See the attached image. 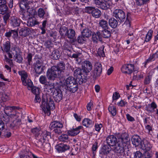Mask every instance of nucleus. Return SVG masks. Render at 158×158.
<instances>
[{
  "label": "nucleus",
  "mask_w": 158,
  "mask_h": 158,
  "mask_svg": "<svg viewBox=\"0 0 158 158\" xmlns=\"http://www.w3.org/2000/svg\"><path fill=\"white\" fill-rule=\"evenodd\" d=\"M102 68L101 64L99 62L96 63L94 66V69L93 71V77L94 78L99 77L102 72Z\"/></svg>",
  "instance_id": "13"
},
{
  "label": "nucleus",
  "mask_w": 158,
  "mask_h": 158,
  "mask_svg": "<svg viewBox=\"0 0 158 158\" xmlns=\"http://www.w3.org/2000/svg\"><path fill=\"white\" fill-rule=\"evenodd\" d=\"M98 143H95L93 145L92 147L93 153L94 156L96 154V151L98 148Z\"/></svg>",
  "instance_id": "60"
},
{
  "label": "nucleus",
  "mask_w": 158,
  "mask_h": 158,
  "mask_svg": "<svg viewBox=\"0 0 158 158\" xmlns=\"http://www.w3.org/2000/svg\"><path fill=\"white\" fill-rule=\"evenodd\" d=\"M153 33V31L152 30L150 29L149 30L145 36L144 43L148 42L151 40L152 38Z\"/></svg>",
  "instance_id": "37"
},
{
  "label": "nucleus",
  "mask_w": 158,
  "mask_h": 158,
  "mask_svg": "<svg viewBox=\"0 0 158 158\" xmlns=\"http://www.w3.org/2000/svg\"><path fill=\"white\" fill-rule=\"evenodd\" d=\"M30 30L27 27H24L21 28L19 31V35L23 37H26L30 34Z\"/></svg>",
  "instance_id": "30"
},
{
  "label": "nucleus",
  "mask_w": 158,
  "mask_h": 158,
  "mask_svg": "<svg viewBox=\"0 0 158 158\" xmlns=\"http://www.w3.org/2000/svg\"><path fill=\"white\" fill-rule=\"evenodd\" d=\"M61 80L62 82H60L59 81L56 82V84L67 86L73 82H75L77 81V79H75L74 77H69L66 80L64 79H64L62 80L61 79Z\"/></svg>",
  "instance_id": "15"
},
{
  "label": "nucleus",
  "mask_w": 158,
  "mask_h": 158,
  "mask_svg": "<svg viewBox=\"0 0 158 158\" xmlns=\"http://www.w3.org/2000/svg\"><path fill=\"white\" fill-rule=\"evenodd\" d=\"M109 112L113 116H115L117 114V109L116 107L112 104L110 105L108 108Z\"/></svg>",
  "instance_id": "35"
},
{
  "label": "nucleus",
  "mask_w": 158,
  "mask_h": 158,
  "mask_svg": "<svg viewBox=\"0 0 158 158\" xmlns=\"http://www.w3.org/2000/svg\"><path fill=\"white\" fill-rule=\"evenodd\" d=\"M20 10L19 11V16L23 20H25L27 17V15L29 16L32 15H33L32 12L28 13V11L27 10H29L30 7L28 4L25 3L24 2H21L19 4Z\"/></svg>",
  "instance_id": "6"
},
{
  "label": "nucleus",
  "mask_w": 158,
  "mask_h": 158,
  "mask_svg": "<svg viewBox=\"0 0 158 158\" xmlns=\"http://www.w3.org/2000/svg\"><path fill=\"white\" fill-rule=\"evenodd\" d=\"M154 69L150 70L149 72L146 75L144 78L143 83L144 85H148L151 82L153 75L154 73Z\"/></svg>",
  "instance_id": "20"
},
{
  "label": "nucleus",
  "mask_w": 158,
  "mask_h": 158,
  "mask_svg": "<svg viewBox=\"0 0 158 158\" xmlns=\"http://www.w3.org/2000/svg\"><path fill=\"white\" fill-rule=\"evenodd\" d=\"M139 67L136 64L126 63L123 65L121 67L122 72L124 74L131 75L133 72L138 71Z\"/></svg>",
  "instance_id": "5"
},
{
  "label": "nucleus",
  "mask_w": 158,
  "mask_h": 158,
  "mask_svg": "<svg viewBox=\"0 0 158 158\" xmlns=\"http://www.w3.org/2000/svg\"><path fill=\"white\" fill-rule=\"evenodd\" d=\"M108 29H104L102 31L101 33L102 38L103 37L104 38L108 39L111 36V32Z\"/></svg>",
  "instance_id": "33"
},
{
  "label": "nucleus",
  "mask_w": 158,
  "mask_h": 158,
  "mask_svg": "<svg viewBox=\"0 0 158 158\" xmlns=\"http://www.w3.org/2000/svg\"><path fill=\"white\" fill-rule=\"evenodd\" d=\"M120 95L117 92H114L113 95L112 99L113 100H117L120 97Z\"/></svg>",
  "instance_id": "62"
},
{
  "label": "nucleus",
  "mask_w": 158,
  "mask_h": 158,
  "mask_svg": "<svg viewBox=\"0 0 158 158\" xmlns=\"http://www.w3.org/2000/svg\"><path fill=\"white\" fill-rule=\"evenodd\" d=\"M51 133L47 131H43L41 135V138H43L44 140H48L51 138Z\"/></svg>",
  "instance_id": "36"
},
{
  "label": "nucleus",
  "mask_w": 158,
  "mask_h": 158,
  "mask_svg": "<svg viewBox=\"0 0 158 158\" xmlns=\"http://www.w3.org/2000/svg\"><path fill=\"white\" fill-rule=\"evenodd\" d=\"M104 47H101L99 48L98 51V54L100 56L104 57L105 56V54L104 52Z\"/></svg>",
  "instance_id": "56"
},
{
  "label": "nucleus",
  "mask_w": 158,
  "mask_h": 158,
  "mask_svg": "<svg viewBox=\"0 0 158 158\" xmlns=\"http://www.w3.org/2000/svg\"><path fill=\"white\" fill-rule=\"evenodd\" d=\"M150 118V117H146L143 119V122L144 126L150 124V123L149 121Z\"/></svg>",
  "instance_id": "64"
},
{
  "label": "nucleus",
  "mask_w": 158,
  "mask_h": 158,
  "mask_svg": "<svg viewBox=\"0 0 158 158\" xmlns=\"http://www.w3.org/2000/svg\"><path fill=\"white\" fill-rule=\"evenodd\" d=\"M65 64L63 62H60L56 66H52L49 69L46 73L48 79L53 81L58 78L60 82H62L61 80L65 77L64 70Z\"/></svg>",
  "instance_id": "2"
},
{
  "label": "nucleus",
  "mask_w": 158,
  "mask_h": 158,
  "mask_svg": "<svg viewBox=\"0 0 158 158\" xmlns=\"http://www.w3.org/2000/svg\"><path fill=\"white\" fill-rule=\"evenodd\" d=\"M70 148L69 145L63 143H60L56 146V148L59 153L64 152L69 150Z\"/></svg>",
  "instance_id": "23"
},
{
  "label": "nucleus",
  "mask_w": 158,
  "mask_h": 158,
  "mask_svg": "<svg viewBox=\"0 0 158 158\" xmlns=\"http://www.w3.org/2000/svg\"><path fill=\"white\" fill-rule=\"evenodd\" d=\"M8 12V8L6 5H0V14L4 15Z\"/></svg>",
  "instance_id": "43"
},
{
  "label": "nucleus",
  "mask_w": 158,
  "mask_h": 158,
  "mask_svg": "<svg viewBox=\"0 0 158 158\" xmlns=\"http://www.w3.org/2000/svg\"><path fill=\"white\" fill-rule=\"evenodd\" d=\"M18 73L21 76V80L23 85L24 86H26L27 80L28 77L27 73L24 70H20L19 71Z\"/></svg>",
  "instance_id": "22"
},
{
  "label": "nucleus",
  "mask_w": 158,
  "mask_h": 158,
  "mask_svg": "<svg viewBox=\"0 0 158 158\" xmlns=\"http://www.w3.org/2000/svg\"><path fill=\"white\" fill-rule=\"evenodd\" d=\"M52 95L55 101L57 102H59L62 98V93L59 89H55Z\"/></svg>",
  "instance_id": "17"
},
{
  "label": "nucleus",
  "mask_w": 158,
  "mask_h": 158,
  "mask_svg": "<svg viewBox=\"0 0 158 158\" xmlns=\"http://www.w3.org/2000/svg\"><path fill=\"white\" fill-rule=\"evenodd\" d=\"M118 21L117 19L113 17L111 18L109 20L108 22L110 26L113 28H116L118 25Z\"/></svg>",
  "instance_id": "31"
},
{
  "label": "nucleus",
  "mask_w": 158,
  "mask_h": 158,
  "mask_svg": "<svg viewBox=\"0 0 158 158\" xmlns=\"http://www.w3.org/2000/svg\"><path fill=\"white\" fill-rule=\"evenodd\" d=\"M94 127L95 130L98 132H99L101 128L102 127V125L101 123H95Z\"/></svg>",
  "instance_id": "61"
},
{
  "label": "nucleus",
  "mask_w": 158,
  "mask_h": 158,
  "mask_svg": "<svg viewBox=\"0 0 158 158\" xmlns=\"http://www.w3.org/2000/svg\"><path fill=\"white\" fill-rule=\"evenodd\" d=\"M51 58L55 60L58 59L60 57V53L58 50L53 51L52 53Z\"/></svg>",
  "instance_id": "42"
},
{
  "label": "nucleus",
  "mask_w": 158,
  "mask_h": 158,
  "mask_svg": "<svg viewBox=\"0 0 158 158\" xmlns=\"http://www.w3.org/2000/svg\"><path fill=\"white\" fill-rule=\"evenodd\" d=\"M78 83L77 81L75 82L68 85L67 86L68 89L72 93H74L77 91L78 89Z\"/></svg>",
  "instance_id": "25"
},
{
  "label": "nucleus",
  "mask_w": 158,
  "mask_h": 158,
  "mask_svg": "<svg viewBox=\"0 0 158 158\" xmlns=\"http://www.w3.org/2000/svg\"><path fill=\"white\" fill-rule=\"evenodd\" d=\"M43 63L40 59H39L36 60L33 64V68L36 74L40 75L44 71V66H42Z\"/></svg>",
  "instance_id": "12"
},
{
  "label": "nucleus",
  "mask_w": 158,
  "mask_h": 158,
  "mask_svg": "<svg viewBox=\"0 0 158 158\" xmlns=\"http://www.w3.org/2000/svg\"><path fill=\"white\" fill-rule=\"evenodd\" d=\"M94 3L99 8H100L103 10H106L109 9L103 0H94Z\"/></svg>",
  "instance_id": "21"
},
{
  "label": "nucleus",
  "mask_w": 158,
  "mask_h": 158,
  "mask_svg": "<svg viewBox=\"0 0 158 158\" xmlns=\"http://www.w3.org/2000/svg\"><path fill=\"white\" fill-rule=\"evenodd\" d=\"M11 48V46L10 42L7 41L3 44L0 47V49L2 52V53L9 52Z\"/></svg>",
  "instance_id": "27"
},
{
  "label": "nucleus",
  "mask_w": 158,
  "mask_h": 158,
  "mask_svg": "<svg viewBox=\"0 0 158 158\" xmlns=\"http://www.w3.org/2000/svg\"><path fill=\"white\" fill-rule=\"evenodd\" d=\"M106 141L108 145L110 146H113L118 141L116 137L113 135H109L107 136Z\"/></svg>",
  "instance_id": "19"
},
{
  "label": "nucleus",
  "mask_w": 158,
  "mask_h": 158,
  "mask_svg": "<svg viewBox=\"0 0 158 158\" xmlns=\"http://www.w3.org/2000/svg\"><path fill=\"white\" fill-rule=\"evenodd\" d=\"M98 25L99 27H101L103 29L109 28L107 22L104 19L99 20Z\"/></svg>",
  "instance_id": "34"
},
{
  "label": "nucleus",
  "mask_w": 158,
  "mask_h": 158,
  "mask_svg": "<svg viewBox=\"0 0 158 158\" xmlns=\"http://www.w3.org/2000/svg\"><path fill=\"white\" fill-rule=\"evenodd\" d=\"M82 69L80 68H76L74 72V76L76 77L77 81L79 85H81L86 81L85 78H82Z\"/></svg>",
  "instance_id": "11"
},
{
  "label": "nucleus",
  "mask_w": 158,
  "mask_h": 158,
  "mask_svg": "<svg viewBox=\"0 0 158 158\" xmlns=\"http://www.w3.org/2000/svg\"><path fill=\"white\" fill-rule=\"evenodd\" d=\"M40 127H35L31 129V133L34 135L35 137H38L40 135Z\"/></svg>",
  "instance_id": "46"
},
{
  "label": "nucleus",
  "mask_w": 158,
  "mask_h": 158,
  "mask_svg": "<svg viewBox=\"0 0 158 158\" xmlns=\"http://www.w3.org/2000/svg\"><path fill=\"white\" fill-rule=\"evenodd\" d=\"M31 89L32 92L35 95L39 94L40 89L39 88L33 86Z\"/></svg>",
  "instance_id": "53"
},
{
  "label": "nucleus",
  "mask_w": 158,
  "mask_h": 158,
  "mask_svg": "<svg viewBox=\"0 0 158 158\" xmlns=\"http://www.w3.org/2000/svg\"><path fill=\"white\" fill-rule=\"evenodd\" d=\"M83 127L81 126H79L77 127H75L73 126L72 128L68 130L67 134L70 136H75L80 132V130L82 129Z\"/></svg>",
  "instance_id": "16"
},
{
  "label": "nucleus",
  "mask_w": 158,
  "mask_h": 158,
  "mask_svg": "<svg viewBox=\"0 0 158 158\" xmlns=\"http://www.w3.org/2000/svg\"><path fill=\"white\" fill-rule=\"evenodd\" d=\"M81 67L83 73L84 74V76L86 78L87 76L88 75L89 73L92 69V65L91 63L88 60H85L82 62L81 63Z\"/></svg>",
  "instance_id": "9"
},
{
  "label": "nucleus",
  "mask_w": 158,
  "mask_h": 158,
  "mask_svg": "<svg viewBox=\"0 0 158 158\" xmlns=\"http://www.w3.org/2000/svg\"><path fill=\"white\" fill-rule=\"evenodd\" d=\"M111 151L110 146L108 145L104 144L101 148L99 151V154L103 156H107L110 153Z\"/></svg>",
  "instance_id": "18"
},
{
  "label": "nucleus",
  "mask_w": 158,
  "mask_h": 158,
  "mask_svg": "<svg viewBox=\"0 0 158 158\" xmlns=\"http://www.w3.org/2000/svg\"><path fill=\"white\" fill-rule=\"evenodd\" d=\"M11 52H12V53L14 55L21 52V51L18 45H15L12 46Z\"/></svg>",
  "instance_id": "39"
},
{
  "label": "nucleus",
  "mask_w": 158,
  "mask_h": 158,
  "mask_svg": "<svg viewBox=\"0 0 158 158\" xmlns=\"http://www.w3.org/2000/svg\"><path fill=\"white\" fill-rule=\"evenodd\" d=\"M143 156L142 153L139 151H137L134 153L135 158H142Z\"/></svg>",
  "instance_id": "58"
},
{
  "label": "nucleus",
  "mask_w": 158,
  "mask_h": 158,
  "mask_svg": "<svg viewBox=\"0 0 158 158\" xmlns=\"http://www.w3.org/2000/svg\"><path fill=\"white\" fill-rule=\"evenodd\" d=\"M132 143L135 147L139 146L140 147V144L141 141L139 136L136 135L133 136L131 138Z\"/></svg>",
  "instance_id": "28"
},
{
  "label": "nucleus",
  "mask_w": 158,
  "mask_h": 158,
  "mask_svg": "<svg viewBox=\"0 0 158 158\" xmlns=\"http://www.w3.org/2000/svg\"><path fill=\"white\" fill-rule=\"evenodd\" d=\"M94 122L88 118H85L82 121L83 125L87 128H91L94 125Z\"/></svg>",
  "instance_id": "29"
},
{
  "label": "nucleus",
  "mask_w": 158,
  "mask_h": 158,
  "mask_svg": "<svg viewBox=\"0 0 158 158\" xmlns=\"http://www.w3.org/2000/svg\"><path fill=\"white\" fill-rule=\"evenodd\" d=\"M13 58L16 62L20 63L22 62L23 58L22 56V52L13 55Z\"/></svg>",
  "instance_id": "40"
},
{
  "label": "nucleus",
  "mask_w": 158,
  "mask_h": 158,
  "mask_svg": "<svg viewBox=\"0 0 158 158\" xmlns=\"http://www.w3.org/2000/svg\"><path fill=\"white\" fill-rule=\"evenodd\" d=\"M32 56L33 55L31 53H28L27 56L28 64L29 65L31 64V62L32 61Z\"/></svg>",
  "instance_id": "63"
},
{
  "label": "nucleus",
  "mask_w": 158,
  "mask_h": 158,
  "mask_svg": "<svg viewBox=\"0 0 158 158\" xmlns=\"http://www.w3.org/2000/svg\"><path fill=\"white\" fill-rule=\"evenodd\" d=\"M39 24L36 19L34 17L29 19L27 23V25L29 27H32Z\"/></svg>",
  "instance_id": "32"
},
{
  "label": "nucleus",
  "mask_w": 158,
  "mask_h": 158,
  "mask_svg": "<svg viewBox=\"0 0 158 158\" xmlns=\"http://www.w3.org/2000/svg\"><path fill=\"white\" fill-rule=\"evenodd\" d=\"M20 108L19 106H6L4 108V112L6 115L3 116L2 118V120L6 123L10 122V115L7 114L6 111L10 112V114L12 115L13 114H15L16 110H19Z\"/></svg>",
  "instance_id": "7"
},
{
  "label": "nucleus",
  "mask_w": 158,
  "mask_h": 158,
  "mask_svg": "<svg viewBox=\"0 0 158 158\" xmlns=\"http://www.w3.org/2000/svg\"><path fill=\"white\" fill-rule=\"evenodd\" d=\"M145 130L148 131L149 134H150L151 131H152V126L151 124L145 126Z\"/></svg>",
  "instance_id": "59"
},
{
  "label": "nucleus",
  "mask_w": 158,
  "mask_h": 158,
  "mask_svg": "<svg viewBox=\"0 0 158 158\" xmlns=\"http://www.w3.org/2000/svg\"><path fill=\"white\" fill-rule=\"evenodd\" d=\"M92 40L94 42L97 43L98 41H102L101 33L99 31L93 33L92 35Z\"/></svg>",
  "instance_id": "26"
},
{
  "label": "nucleus",
  "mask_w": 158,
  "mask_h": 158,
  "mask_svg": "<svg viewBox=\"0 0 158 158\" xmlns=\"http://www.w3.org/2000/svg\"><path fill=\"white\" fill-rule=\"evenodd\" d=\"M7 114L10 115V119L13 120L8 125L9 127L11 129H16L19 127V126L21 124V120L19 118V113L16 110L15 114H11L10 112H6Z\"/></svg>",
  "instance_id": "4"
},
{
  "label": "nucleus",
  "mask_w": 158,
  "mask_h": 158,
  "mask_svg": "<svg viewBox=\"0 0 158 158\" xmlns=\"http://www.w3.org/2000/svg\"><path fill=\"white\" fill-rule=\"evenodd\" d=\"M152 144L147 140L144 139L141 141L140 144V148L145 151V152L150 151L152 147Z\"/></svg>",
  "instance_id": "14"
},
{
  "label": "nucleus",
  "mask_w": 158,
  "mask_h": 158,
  "mask_svg": "<svg viewBox=\"0 0 158 158\" xmlns=\"http://www.w3.org/2000/svg\"><path fill=\"white\" fill-rule=\"evenodd\" d=\"M39 81L40 83L42 84L46 85L48 84L47 78L45 76L42 75L40 76L39 78Z\"/></svg>",
  "instance_id": "50"
},
{
  "label": "nucleus",
  "mask_w": 158,
  "mask_h": 158,
  "mask_svg": "<svg viewBox=\"0 0 158 158\" xmlns=\"http://www.w3.org/2000/svg\"><path fill=\"white\" fill-rule=\"evenodd\" d=\"M64 127L63 124L61 122L56 120L51 122L49 128L51 130H53V131L59 135L62 133L61 129Z\"/></svg>",
  "instance_id": "8"
},
{
  "label": "nucleus",
  "mask_w": 158,
  "mask_h": 158,
  "mask_svg": "<svg viewBox=\"0 0 158 158\" xmlns=\"http://www.w3.org/2000/svg\"><path fill=\"white\" fill-rule=\"evenodd\" d=\"M0 98L3 102H6L9 100V96L5 93H0Z\"/></svg>",
  "instance_id": "49"
},
{
  "label": "nucleus",
  "mask_w": 158,
  "mask_h": 158,
  "mask_svg": "<svg viewBox=\"0 0 158 158\" xmlns=\"http://www.w3.org/2000/svg\"><path fill=\"white\" fill-rule=\"evenodd\" d=\"M157 105L156 103L154 101H153L146 106V110L148 112L152 113L155 111V109H157Z\"/></svg>",
  "instance_id": "24"
},
{
  "label": "nucleus",
  "mask_w": 158,
  "mask_h": 158,
  "mask_svg": "<svg viewBox=\"0 0 158 158\" xmlns=\"http://www.w3.org/2000/svg\"><path fill=\"white\" fill-rule=\"evenodd\" d=\"M62 49L64 50H67L70 52L71 51V48L69 44L65 42L62 47Z\"/></svg>",
  "instance_id": "57"
},
{
  "label": "nucleus",
  "mask_w": 158,
  "mask_h": 158,
  "mask_svg": "<svg viewBox=\"0 0 158 158\" xmlns=\"http://www.w3.org/2000/svg\"><path fill=\"white\" fill-rule=\"evenodd\" d=\"M156 59V58L155 56H154L153 54H152V55H151L149 58L146 60V61L144 63V64H145V65L148 63L152 62L153 61H154ZM145 67H146L145 65Z\"/></svg>",
  "instance_id": "52"
},
{
  "label": "nucleus",
  "mask_w": 158,
  "mask_h": 158,
  "mask_svg": "<svg viewBox=\"0 0 158 158\" xmlns=\"http://www.w3.org/2000/svg\"><path fill=\"white\" fill-rule=\"evenodd\" d=\"M68 134H62L59 137V139L60 142L68 143L69 142V138Z\"/></svg>",
  "instance_id": "38"
},
{
  "label": "nucleus",
  "mask_w": 158,
  "mask_h": 158,
  "mask_svg": "<svg viewBox=\"0 0 158 158\" xmlns=\"http://www.w3.org/2000/svg\"><path fill=\"white\" fill-rule=\"evenodd\" d=\"M45 14V12L42 8H39L38 10V15L40 18H43Z\"/></svg>",
  "instance_id": "55"
},
{
  "label": "nucleus",
  "mask_w": 158,
  "mask_h": 158,
  "mask_svg": "<svg viewBox=\"0 0 158 158\" xmlns=\"http://www.w3.org/2000/svg\"><path fill=\"white\" fill-rule=\"evenodd\" d=\"M10 23L11 26L14 27H18L20 23V20L17 18H13L11 20Z\"/></svg>",
  "instance_id": "41"
},
{
  "label": "nucleus",
  "mask_w": 158,
  "mask_h": 158,
  "mask_svg": "<svg viewBox=\"0 0 158 158\" xmlns=\"http://www.w3.org/2000/svg\"><path fill=\"white\" fill-rule=\"evenodd\" d=\"M75 31L72 29H69L68 30L67 33L66 35L69 38L73 39L75 35Z\"/></svg>",
  "instance_id": "47"
},
{
  "label": "nucleus",
  "mask_w": 158,
  "mask_h": 158,
  "mask_svg": "<svg viewBox=\"0 0 158 158\" xmlns=\"http://www.w3.org/2000/svg\"><path fill=\"white\" fill-rule=\"evenodd\" d=\"M68 29L65 27H61L60 28L59 32L62 36H66L67 33Z\"/></svg>",
  "instance_id": "48"
},
{
  "label": "nucleus",
  "mask_w": 158,
  "mask_h": 158,
  "mask_svg": "<svg viewBox=\"0 0 158 158\" xmlns=\"http://www.w3.org/2000/svg\"><path fill=\"white\" fill-rule=\"evenodd\" d=\"M2 134V136H4L5 138H9L11 135V132L7 129L2 131V132H1Z\"/></svg>",
  "instance_id": "51"
},
{
  "label": "nucleus",
  "mask_w": 158,
  "mask_h": 158,
  "mask_svg": "<svg viewBox=\"0 0 158 158\" xmlns=\"http://www.w3.org/2000/svg\"><path fill=\"white\" fill-rule=\"evenodd\" d=\"M117 136L118 141L117 143L114 146L112 150L118 156L123 155L125 154L124 146L130 140L128 135L126 133H118Z\"/></svg>",
  "instance_id": "3"
},
{
  "label": "nucleus",
  "mask_w": 158,
  "mask_h": 158,
  "mask_svg": "<svg viewBox=\"0 0 158 158\" xmlns=\"http://www.w3.org/2000/svg\"><path fill=\"white\" fill-rule=\"evenodd\" d=\"M54 83H49L44 85V87L46 92V99L42 98L41 107L45 113L48 115L51 114V110H53L55 108V106L53 100L51 98V95L52 94L54 90Z\"/></svg>",
  "instance_id": "1"
},
{
  "label": "nucleus",
  "mask_w": 158,
  "mask_h": 158,
  "mask_svg": "<svg viewBox=\"0 0 158 158\" xmlns=\"http://www.w3.org/2000/svg\"><path fill=\"white\" fill-rule=\"evenodd\" d=\"M113 16L120 23L124 21L126 19V15L124 11L120 9H116L114 10L113 13Z\"/></svg>",
  "instance_id": "10"
},
{
  "label": "nucleus",
  "mask_w": 158,
  "mask_h": 158,
  "mask_svg": "<svg viewBox=\"0 0 158 158\" xmlns=\"http://www.w3.org/2000/svg\"><path fill=\"white\" fill-rule=\"evenodd\" d=\"M91 31L88 28L83 29L82 32V34L83 36L86 38H88L90 37L91 36Z\"/></svg>",
  "instance_id": "45"
},
{
  "label": "nucleus",
  "mask_w": 158,
  "mask_h": 158,
  "mask_svg": "<svg viewBox=\"0 0 158 158\" xmlns=\"http://www.w3.org/2000/svg\"><path fill=\"white\" fill-rule=\"evenodd\" d=\"M92 16L95 18H99L101 15V12L98 9L95 8L92 12Z\"/></svg>",
  "instance_id": "44"
},
{
  "label": "nucleus",
  "mask_w": 158,
  "mask_h": 158,
  "mask_svg": "<svg viewBox=\"0 0 158 158\" xmlns=\"http://www.w3.org/2000/svg\"><path fill=\"white\" fill-rule=\"evenodd\" d=\"M2 17L3 19L4 20V23L5 24L7 23V21L9 19L10 17V14L9 12H8L4 15Z\"/></svg>",
  "instance_id": "54"
}]
</instances>
